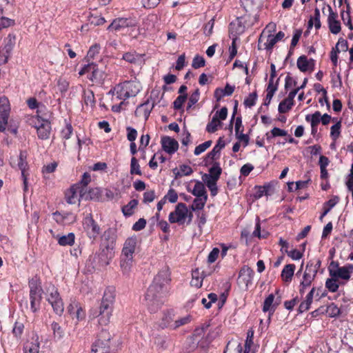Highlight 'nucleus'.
<instances>
[{"label":"nucleus","mask_w":353,"mask_h":353,"mask_svg":"<svg viewBox=\"0 0 353 353\" xmlns=\"http://www.w3.org/2000/svg\"><path fill=\"white\" fill-rule=\"evenodd\" d=\"M170 282L168 267L163 268L154 277L145 295V304L150 313L157 312L164 304Z\"/></svg>","instance_id":"nucleus-1"},{"label":"nucleus","mask_w":353,"mask_h":353,"mask_svg":"<svg viewBox=\"0 0 353 353\" xmlns=\"http://www.w3.org/2000/svg\"><path fill=\"white\" fill-rule=\"evenodd\" d=\"M115 295V290L112 287H108L105 290L98 314H93L94 317L98 318L99 324L106 325L110 323L112 315Z\"/></svg>","instance_id":"nucleus-2"},{"label":"nucleus","mask_w":353,"mask_h":353,"mask_svg":"<svg viewBox=\"0 0 353 353\" xmlns=\"http://www.w3.org/2000/svg\"><path fill=\"white\" fill-rule=\"evenodd\" d=\"M142 86L136 79L131 81H125L117 84L109 93L116 95L119 100H126L128 98L137 96L141 91Z\"/></svg>","instance_id":"nucleus-3"},{"label":"nucleus","mask_w":353,"mask_h":353,"mask_svg":"<svg viewBox=\"0 0 353 353\" xmlns=\"http://www.w3.org/2000/svg\"><path fill=\"white\" fill-rule=\"evenodd\" d=\"M137 243V236L129 237L124 242L120 261L121 271L124 274H128L131 270Z\"/></svg>","instance_id":"nucleus-4"},{"label":"nucleus","mask_w":353,"mask_h":353,"mask_svg":"<svg viewBox=\"0 0 353 353\" xmlns=\"http://www.w3.org/2000/svg\"><path fill=\"white\" fill-rule=\"evenodd\" d=\"M330 276L335 279H341L343 282L341 284H345L347 282L353 273V265L347 264L344 266H339L336 261H332L328 267Z\"/></svg>","instance_id":"nucleus-5"},{"label":"nucleus","mask_w":353,"mask_h":353,"mask_svg":"<svg viewBox=\"0 0 353 353\" xmlns=\"http://www.w3.org/2000/svg\"><path fill=\"white\" fill-rule=\"evenodd\" d=\"M321 262L319 259L310 261L306 265L303 280L301 282L299 292L301 294L305 292L307 288L310 286L312 282L316 277L317 272L321 266Z\"/></svg>","instance_id":"nucleus-6"},{"label":"nucleus","mask_w":353,"mask_h":353,"mask_svg":"<svg viewBox=\"0 0 353 353\" xmlns=\"http://www.w3.org/2000/svg\"><path fill=\"white\" fill-rule=\"evenodd\" d=\"M46 295L54 312L61 316L63 312L64 305L59 293L54 285L49 283L48 285L46 287Z\"/></svg>","instance_id":"nucleus-7"},{"label":"nucleus","mask_w":353,"mask_h":353,"mask_svg":"<svg viewBox=\"0 0 353 353\" xmlns=\"http://www.w3.org/2000/svg\"><path fill=\"white\" fill-rule=\"evenodd\" d=\"M112 334L105 330H102L98 339L92 345L90 353H110V341Z\"/></svg>","instance_id":"nucleus-8"},{"label":"nucleus","mask_w":353,"mask_h":353,"mask_svg":"<svg viewBox=\"0 0 353 353\" xmlns=\"http://www.w3.org/2000/svg\"><path fill=\"white\" fill-rule=\"evenodd\" d=\"M16 44V36L14 34H9L6 37L4 38L2 45V59L0 58V61L3 64L8 63L9 58L11 57L12 50Z\"/></svg>","instance_id":"nucleus-9"},{"label":"nucleus","mask_w":353,"mask_h":353,"mask_svg":"<svg viewBox=\"0 0 353 353\" xmlns=\"http://www.w3.org/2000/svg\"><path fill=\"white\" fill-rule=\"evenodd\" d=\"M188 214V209L186 205L179 203L176 205L175 210L170 213L168 220L171 223H177L181 225L185 222Z\"/></svg>","instance_id":"nucleus-10"},{"label":"nucleus","mask_w":353,"mask_h":353,"mask_svg":"<svg viewBox=\"0 0 353 353\" xmlns=\"http://www.w3.org/2000/svg\"><path fill=\"white\" fill-rule=\"evenodd\" d=\"M30 309L36 312L40 308L42 289L36 282L30 283Z\"/></svg>","instance_id":"nucleus-11"},{"label":"nucleus","mask_w":353,"mask_h":353,"mask_svg":"<svg viewBox=\"0 0 353 353\" xmlns=\"http://www.w3.org/2000/svg\"><path fill=\"white\" fill-rule=\"evenodd\" d=\"M85 193V190L83 188L81 187V185L74 184L65 191V199L69 204H75L77 203L79 204Z\"/></svg>","instance_id":"nucleus-12"},{"label":"nucleus","mask_w":353,"mask_h":353,"mask_svg":"<svg viewBox=\"0 0 353 353\" xmlns=\"http://www.w3.org/2000/svg\"><path fill=\"white\" fill-rule=\"evenodd\" d=\"M10 103L7 97H0V132H4L8 125L10 114Z\"/></svg>","instance_id":"nucleus-13"},{"label":"nucleus","mask_w":353,"mask_h":353,"mask_svg":"<svg viewBox=\"0 0 353 353\" xmlns=\"http://www.w3.org/2000/svg\"><path fill=\"white\" fill-rule=\"evenodd\" d=\"M27 152L26 151H21L18 157V162L15 163L14 159L10 158V164L12 167L17 166L21 171V176L23 180V184L25 189L27 188V174L26 169L28 168Z\"/></svg>","instance_id":"nucleus-14"},{"label":"nucleus","mask_w":353,"mask_h":353,"mask_svg":"<svg viewBox=\"0 0 353 353\" xmlns=\"http://www.w3.org/2000/svg\"><path fill=\"white\" fill-rule=\"evenodd\" d=\"M137 24L136 21L131 18H117L112 21L108 27L110 31H121L129 27H134Z\"/></svg>","instance_id":"nucleus-15"},{"label":"nucleus","mask_w":353,"mask_h":353,"mask_svg":"<svg viewBox=\"0 0 353 353\" xmlns=\"http://www.w3.org/2000/svg\"><path fill=\"white\" fill-rule=\"evenodd\" d=\"M327 8L329 11L327 23L330 31L334 34H337L341 30L340 21L337 19L338 14L332 10L331 6H327Z\"/></svg>","instance_id":"nucleus-16"},{"label":"nucleus","mask_w":353,"mask_h":353,"mask_svg":"<svg viewBox=\"0 0 353 353\" xmlns=\"http://www.w3.org/2000/svg\"><path fill=\"white\" fill-rule=\"evenodd\" d=\"M37 134L39 139H47L50 134V123L48 120H40L37 119V123H35Z\"/></svg>","instance_id":"nucleus-17"},{"label":"nucleus","mask_w":353,"mask_h":353,"mask_svg":"<svg viewBox=\"0 0 353 353\" xmlns=\"http://www.w3.org/2000/svg\"><path fill=\"white\" fill-rule=\"evenodd\" d=\"M254 271L248 266H243L240 272L239 275V284H243L247 288L252 283V279L254 276Z\"/></svg>","instance_id":"nucleus-18"},{"label":"nucleus","mask_w":353,"mask_h":353,"mask_svg":"<svg viewBox=\"0 0 353 353\" xmlns=\"http://www.w3.org/2000/svg\"><path fill=\"white\" fill-rule=\"evenodd\" d=\"M68 312L72 316V319H76L77 322L82 321L85 316V312L81 305L77 302L71 303L68 307Z\"/></svg>","instance_id":"nucleus-19"},{"label":"nucleus","mask_w":353,"mask_h":353,"mask_svg":"<svg viewBox=\"0 0 353 353\" xmlns=\"http://www.w3.org/2000/svg\"><path fill=\"white\" fill-rule=\"evenodd\" d=\"M297 67L303 72L312 71L314 68L315 61L313 59H307L305 55L299 57L297 59Z\"/></svg>","instance_id":"nucleus-20"},{"label":"nucleus","mask_w":353,"mask_h":353,"mask_svg":"<svg viewBox=\"0 0 353 353\" xmlns=\"http://www.w3.org/2000/svg\"><path fill=\"white\" fill-rule=\"evenodd\" d=\"M161 145L163 150L168 154L174 153L179 148L178 142L169 137H162Z\"/></svg>","instance_id":"nucleus-21"},{"label":"nucleus","mask_w":353,"mask_h":353,"mask_svg":"<svg viewBox=\"0 0 353 353\" xmlns=\"http://www.w3.org/2000/svg\"><path fill=\"white\" fill-rule=\"evenodd\" d=\"M101 246V254L105 257L104 263L107 265L109 263V261L114 256L115 243H112V241L110 242H102Z\"/></svg>","instance_id":"nucleus-22"},{"label":"nucleus","mask_w":353,"mask_h":353,"mask_svg":"<svg viewBox=\"0 0 353 353\" xmlns=\"http://www.w3.org/2000/svg\"><path fill=\"white\" fill-rule=\"evenodd\" d=\"M86 228L90 238H95L100 233V228L91 216L85 218Z\"/></svg>","instance_id":"nucleus-23"},{"label":"nucleus","mask_w":353,"mask_h":353,"mask_svg":"<svg viewBox=\"0 0 353 353\" xmlns=\"http://www.w3.org/2000/svg\"><path fill=\"white\" fill-rule=\"evenodd\" d=\"M243 17H237L234 21L230 23V30L232 33H234L235 34H242L246 27L245 23H243Z\"/></svg>","instance_id":"nucleus-24"},{"label":"nucleus","mask_w":353,"mask_h":353,"mask_svg":"<svg viewBox=\"0 0 353 353\" xmlns=\"http://www.w3.org/2000/svg\"><path fill=\"white\" fill-rule=\"evenodd\" d=\"M90 72L92 74L90 79L92 82L96 83H102L107 77L105 72L98 68L94 63L93 68H92Z\"/></svg>","instance_id":"nucleus-25"},{"label":"nucleus","mask_w":353,"mask_h":353,"mask_svg":"<svg viewBox=\"0 0 353 353\" xmlns=\"http://www.w3.org/2000/svg\"><path fill=\"white\" fill-rule=\"evenodd\" d=\"M24 353H39V342L37 336H33L28 341L23 347Z\"/></svg>","instance_id":"nucleus-26"},{"label":"nucleus","mask_w":353,"mask_h":353,"mask_svg":"<svg viewBox=\"0 0 353 353\" xmlns=\"http://www.w3.org/2000/svg\"><path fill=\"white\" fill-rule=\"evenodd\" d=\"M242 128V121L241 117H237L235 122V132L236 138L239 141L243 143L244 146L248 145L249 143V137L247 134L243 133L241 128Z\"/></svg>","instance_id":"nucleus-27"},{"label":"nucleus","mask_w":353,"mask_h":353,"mask_svg":"<svg viewBox=\"0 0 353 353\" xmlns=\"http://www.w3.org/2000/svg\"><path fill=\"white\" fill-rule=\"evenodd\" d=\"M285 36L284 32L279 31L276 35L268 34L264 43L265 49L271 50L274 46Z\"/></svg>","instance_id":"nucleus-28"},{"label":"nucleus","mask_w":353,"mask_h":353,"mask_svg":"<svg viewBox=\"0 0 353 353\" xmlns=\"http://www.w3.org/2000/svg\"><path fill=\"white\" fill-rule=\"evenodd\" d=\"M123 59L135 65H140L143 63L144 59L143 55L137 54L135 52H127L123 55Z\"/></svg>","instance_id":"nucleus-29"},{"label":"nucleus","mask_w":353,"mask_h":353,"mask_svg":"<svg viewBox=\"0 0 353 353\" xmlns=\"http://www.w3.org/2000/svg\"><path fill=\"white\" fill-rule=\"evenodd\" d=\"M192 278L190 281V285L196 287V288H201L203 284V280L205 277L203 272H200L199 269H195L192 271Z\"/></svg>","instance_id":"nucleus-30"},{"label":"nucleus","mask_w":353,"mask_h":353,"mask_svg":"<svg viewBox=\"0 0 353 353\" xmlns=\"http://www.w3.org/2000/svg\"><path fill=\"white\" fill-rule=\"evenodd\" d=\"M225 141L223 138L220 137L212 151L208 154L207 158L212 160L216 159L219 156L221 150L225 147Z\"/></svg>","instance_id":"nucleus-31"},{"label":"nucleus","mask_w":353,"mask_h":353,"mask_svg":"<svg viewBox=\"0 0 353 353\" xmlns=\"http://www.w3.org/2000/svg\"><path fill=\"white\" fill-rule=\"evenodd\" d=\"M152 108V107L150 105L149 103H142L137 108L135 114L137 117H143L145 119H147L150 116Z\"/></svg>","instance_id":"nucleus-32"},{"label":"nucleus","mask_w":353,"mask_h":353,"mask_svg":"<svg viewBox=\"0 0 353 353\" xmlns=\"http://www.w3.org/2000/svg\"><path fill=\"white\" fill-rule=\"evenodd\" d=\"M295 270L294 264H288L285 265L281 272V278L285 282H289L292 280Z\"/></svg>","instance_id":"nucleus-33"},{"label":"nucleus","mask_w":353,"mask_h":353,"mask_svg":"<svg viewBox=\"0 0 353 353\" xmlns=\"http://www.w3.org/2000/svg\"><path fill=\"white\" fill-rule=\"evenodd\" d=\"M188 190L195 196H208L203 183L199 181H196L192 190H190L189 188H188Z\"/></svg>","instance_id":"nucleus-34"},{"label":"nucleus","mask_w":353,"mask_h":353,"mask_svg":"<svg viewBox=\"0 0 353 353\" xmlns=\"http://www.w3.org/2000/svg\"><path fill=\"white\" fill-rule=\"evenodd\" d=\"M339 201L338 196H334L323 204V212L319 217L321 221H323V217L336 205Z\"/></svg>","instance_id":"nucleus-35"},{"label":"nucleus","mask_w":353,"mask_h":353,"mask_svg":"<svg viewBox=\"0 0 353 353\" xmlns=\"http://www.w3.org/2000/svg\"><path fill=\"white\" fill-rule=\"evenodd\" d=\"M221 171L219 163L215 162L209 170L210 174H205L204 177L218 180L221 174Z\"/></svg>","instance_id":"nucleus-36"},{"label":"nucleus","mask_w":353,"mask_h":353,"mask_svg":"<svg viewBox=\"0 0 353 353\" xmlns=\"http://www.w3.org/2000/svg\"><path fill=\"white\" fill-rule=\"evenodd\" d=\"M57 239L59 245L63 246L72 245L74 243V234L73 233H68L67 235L61 236H57Z\"/></svg>","instance_id":"nucleus-37"},{"label":"nucleus","mask_w":353,"mask_h":353,"mask_svg":"<svg viewBox=\"0 0 353 353\" xmlns=\"http://www.w3.org/2000/svg\"><path fill=\"white\" fill-rule=\"evenodd\" d=\"M207 199L208 196H196L192 205H191L192 210L196 211L203 209L205 206Z\"/></svg>","instance_id":"nucleus-38"},{"label":"nucleus","mask_w":353,"mask_h":353,"mask_svg":"<svg viewBox=\"0 0 353 353\" xmlns=\"http://www.w3.org/2000/svg\"><path fill=\"white\" fill-rule=\"evenodd\" d=\"M345 3L347 5V11H346V12H345V11L341 12V18H342V20L343 21V22L348 26V28L350 30H352L353 25L352 23L350 14V3H348V1L347 0H345Z\"/></svg>","instance_id":"nucleus-39"},{"label":"nucleus","mask_w":353,"mask_h":353,"mask_svg":"<svg viewBox=\"0 0 353 353\" xmlns=\"http://www.w3.org/2000/svg\"><path fill=\"white\" fill-rule=\"evenodd\" d=\"M221 125V121L218 119L217 116H213L212 121L206 126V130L210 133L216 132L219 127Z\"/></svg>","instance_id":"nucleus-40"},{"label":"nucleus","mask_w":353,"mask_h":353,"mask_svg":"<svg viewBox=\"0 0 353 353\" xmlns=\"http://www.w3.org/2000/svg\"><path fill=\"white\" fill-rule=\"evenodd\" d=\"M274 300V295L273 294H270L265 299L263 302V311L266 312L268 311H272V312L274 311V305L273 304Z\"/></svg>","instance_id":"nucleus-41"},{"label":"nucleus","mask_w":353,"mask_h":353,"mask_svg":"<svg viewBox=\"0 0 353 353\" xmlns=\"http://www.w3.org/2000/svg\"><path fill=\"white\" fill-rule=\"evenodd\" d=\"M138 201L136 199L131 200L127 205L122 208V212L125 216H130L134 212V209L137 206Z\"/></svg>","instance_id":"nucleus-42"},{"label":"nucleus","mask_w":353,"mask_h":353,"mask_svg":"<svg viewBox=\"0 0 353 353\" xmlns=\"http://www.w3.org/2000/svg\"><path fill=\"white\" fill-rule=\"evenodd\" d=\"M305 121L309 122L311 125L318 126L321 122V112L316 111L314 114H307L305 116Z\"/></svg>","instance_id":"nucleus-43"},{"label":"nucleus","mask_w":353,"mask_h":353,"mask_svg":"<svg viewBox=\"0 0 353 353\" xmlns=\"http://www.w3.org/2000/svg\"><path fill=\"white\" fill-rule=\"evenodd\" d=\"M341 122L338 121L330 128V137L333 141H336L341 134Z\"/></svg>","instance_id":"nucleus-44"},{"label":"nucleus","mask_w":353,"mask_h":353,"mask_svg":"<svg viewBox=\"0 0 353 353\" xmlns=\"http://www.w3.org/2000/svg\"><path fill=\"white\" fill-rule=\"evenodd\" d=\"M338 279L334 277L327 279L325 281V287L331 292H336L339 288V284L337 283Z\"/></svg>","instance_id":"nucleus-45"},{"label":"nucleus","mask_w":353,"mask_h":353,"mask_svg":"<svg viewBox=\"0 0 353 353\" xmlns=\"http://www.w3.org/2000/svg\"><path fill=\"white\" fill-rule=\"evenodd\" d=\"M203 181L206 183L207 186L210 189L211 192V194L212 196H215L217 194V188H216V181L215 179H212L209 178H205L203 176Z\"/></svg>","instance_id":"nucleus-46"},{"label":"nucleus","mask_w":353,"mask_h":353,"mask_svg":"<svg viewBox=\"0 0 353 353\" xmlns=\"http://www.w3.org/2000/svg\"><path fill=\"white\" fill-rule=\"evenodd\" d=\"M242 17L246 28L252 27L258 20L256 14L251 15L250 14H245Z\"/></svg>","instance_id":"nucleus-47"},{"label":"nucleus","mask_w":353,"mask_h":353,"mask_svg":"<svg viewBox=\"0 0 353 353\" xmlns=\"http://www.w3.org/2000/svg\"><path fill=\"white\" fill-rule=\"evenodd\" d=\"M293 105L294 104L292 102H290L288 99H285L279 103L278 110L280 113H285L292 108Z\"/></svg>","instance_id":"nucleus-48"},{"label":"nucleus","mask_w":353,"mask_h":353,"mask_svg":"<svg viewBox=\"0 0 353 353\" xmlns=\"http://www.w3.org/2000/svg\"><path fill=\"white\" fill-rule=\"evenodd\" d=\"M130 174H137V175H141V174H142L141 169H140V165L138 163L137 159L135 157H132L131 159Z\"/></svg>","instance_id":"nucleus-49"},{"label":"nucleus","mask_w":353,"mask_h":353,"mask_svg":"<svg viewBox=\"0 0 353 353\" xmlns=\"http://www.w3.org/2000/svg\"><path fill=\"white\" fill-rule=\"evenodd\" d=\"M163 323L162 325L163 327H170L172 325L174 321V314L172 312H168L164 314V316L162 319Z\"/></svg>","instance_id":"nucleus-50"},{"label":"nucleus","mask_w":353,"mask_h":353,"mask_svg":"<svg viewBox=\"0 0 353 353\" xmlns=\"http://www.w3.org/2000/svg\"><path fill=\"white\" fill-rule=\"evenodd\" d=\"M212 141H207L198 146H196L194 149V154L199 155L202 152H205L208 148H210L212 145Z\"/></svg>","instance_id":"nucleus-51"},{"label":"nucleus","mask_w":353,"mask_h":353,"mask_svg":"<svg viewBox=\"0 0 353 353\" xmlns=\"http://www.w3.org/2000/svg\"><path fill=\"white\" fill-rule=\"evenodd\" d=\"M190 321V318L189 316H185L182 318H180L179 319L175 320L172 325H171V327L172 329H176L179 327L180 326L188 324Z\"/></svg>","instance_id":"nucleus-52"},{"label":"nucleus","mask_w":353,"mask_h":353,"mask_svg":"<svg viewBox=\"0 0 353 353\" xmlns=\"http://www.w3.org/2000/svg\"><path fill=\"white\" fill-rule=\"evenodd\" d=\"M165 201H169L170 203H174L177 201L178 194L174 189H170L168 193L163 197Z\"/></svg>","instance_id":"nucleus-53"},{"label":"nucleus","mask_w":353,"mask_h":353,"mask_svg":"<svg viewBox=\"0 0 353 353\" xmlns=\"http://www.w3.org/2000/svg\"><path fill=\"white\" fill-rule=\"evenodd\" d=\"M242 347L240 343L234 345L228 344L224 353H241Z\"/></svg>","instance_id":"nucleus-54"},{"label":"nucleus","mask_w":353,"mask_h":353,"mask_svg":"<svg viewBox=\"0 0 353 353\" xmlns=\"http://www.w3.org/2000/svg\"><path fill=\"white\" fill-rule=\"evenodd\" d=\"M69 87V83L66 79H59L57 82L58 90L61 92L62 94H65Z\"/></svg>","instance_id":"nucleus-55"},{"label":"nucleus","mask_w":353,"mask_h":353,"mask_svg":"<svg viewBox=\"0 0 353 353\" xmlns=\"http://www.w3.org/2000/svg\"><path fill=\"white\" fill-rule=\"evenodd\" d=\"M257 99V94L256 92H252L249 94V96L245 99L244 105L246 107L251 108L252 107Z\"/></svg>","instance_id":"nucleus-56"},{"label":"nucleus","mask_w":353,"mask_h":353,"mask_svg":"<svg viewBox=\"0 0 353 353\" xmlns=\"http://www.w3.org/2000/svg\"><path fill=\"white\" fill-rule=\"evenodd\" d=\"M84 95L85 104L87 105H90V106L94 105L95 101L93 92L90 90H88L85 91Z\"/></svg>","instance_id":"nucleus-57"},{"label":"nucleus","mask_w":353,"mask_h":353,"mask_svg":"<svg viewBox=\"0 0 353 353\" xmlns=\"http://www.w3.org/2000/svg\"><path fill=\"white\" fill-rule=\"evenodd\" d=\"M199 90L196 89L191 94L188 101V108H190L192 105L196 103L199 99Z\"/></svg>","instance_id":"nucleus-58"},{"label":"nucleus","mask_w":353,"mask_h":353,"mask_svg":"<svg viewBox=\"0 0 353 353\" xmlns=\"http://www.w3.org/2000/svg\"><path fill=\"white\" fill-rule=\"evenodd\" d=\"M15 24V21L14 19L2 17L0 19V27L1 30L3 28H6L10 26H13Z\"/></svg>","instance_id":"nucleus-59"},{"label":"nucleus","mask_w":353,"mask_h":353,"mask_svg":"<svg viewBox=\"0 0 353 353\" xmlns=\"http://www.w3.org/2000/svg\"><path fill=\"white\" fill-rule=\"evenodd\" d=\"M110 241H112V243H115L116 236L112 231L108 230L104 232L102 236V242H110Z\"/></svg>","instance_id":"nucleus-60"},{"label":"nucleus","mask_w":353,"mask_h":353,"mask_svg":"<svg viewBox=\"0 0 353 353\" xmlns=\"http://www.w3.org/2000/svg\"><path fill=\"white\" fill-rule=\"evenodd\" d=\"M187 99V94L179 95L174 101V108L176 110H179L182 108L183 104Z\"/></svg>","instance_id":"nucleus-61"},{"label":"nucleus","mask_w":353,"mask_h":353,"mask_svg":"<svg viewBox=\"0 0 353 353\" xmlns=\"http://www.w3.org/2000/svg\"><path fill=\"white\" fill-rule=\"evenodd\" d=\"M100 51V46L98 44H94L92 46L88 53H87V58L88 59H94L97 54L99 53Z\"/></svg>","instance_id":"nucleus-62"},{"label":"nucleus","mask_w":353,"mask_h":353,"mask_svg":"<svg viewBox=\"0 0 353 353\" xmlns=\"http://www.w3.org/2000/svg\"><path fill=\"white\" fill-rule=\"evenodd\" d=\"M334 48L339 52H346L348 50L347 41L343 39H339Z\"/></svg>","instance_id":"nucleus-63"},{"label":"nucleus","mask_w":353,"mask_h":353,"mask_svg":"<svg viewBox=\"0 0 353 353\" xmlns=\"http://www.w3.org/2000/svg\"><path fill=\"white\" fill-rule=\"evenodd\" d=\"M204 65H205V59H203V57L197 55L194 58V59L192 61V66L194 68L197 69V68L203 67Z\"/></svg>","instance_id":"nucleus-64"}]
</instances>
